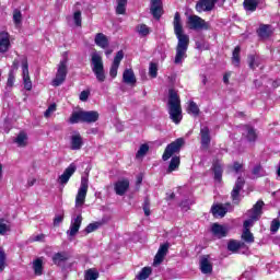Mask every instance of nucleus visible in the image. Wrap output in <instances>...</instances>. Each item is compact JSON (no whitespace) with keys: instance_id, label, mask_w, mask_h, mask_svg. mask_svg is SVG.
I'll use <instances>...</instances> for the list:
<instances>
[{"instance_id":"412c9836","label":"nucleus","mask_w":280,"mask_h":280,"mask_svg":"<svg viewBox=\"0 0 280 280\" xmlns=\"http://www.w3.org/2000/svg\"><path fill=\"white\" fill-rule=\"evenodd\" d=\"M10 49V34L8 32L0 33V54H5Z\"/></svg>"},{"instance_id":"473e14b6","label":"nucleus","mask_w":280,"mask_h":280,"mask_svg":"<svg viewBox=\"0 0 280 280\" xmlns=\"http://www.w3.org/2000/svg\"><path fill=\"white\" fill-rule=\"evenodd\" d=\"M15 143L19 145V148H25V145H27V133L24 131L20 132L15 138Z\"/></svg>"},{"instance_id":"680f3d73","label":"nucleus","mask_w":280,"mask_h":280,"mask_svg":"<svg viewBox=\"0 0 280 280\" xmlns=\"http://www.w3.org/2000/svg\"><path fill=\"white\" fill-rule=\"evenodd\" d=\"M234 171L236 172V174H240L241 172H244V165L240 164V162H235L234 163Z\"/></svg>"},{"instance_id":"49530a36","label":"nucleus","mask_w":280,"mask_h":280,"mask_svg":"<svg viewBox=\"0 0 280 280\" xmlns=\"http://www.w3.org/2000/svg\"><path fill=\"white\" fill-rule=\"evenodd\" d=\"M149 75L151 78H156L159 75V66L156 63H154V62L150 63Z\"/></svg>"},{"instance_id":"f03ea898","label":"nucleus","mask_w":280,"mask_h":280,"mask_svg":"<svg viewBox=\"0 0 280 280\" xmlns=\"http://www.w3.org/2000/svg\"><path fill=\"white\" fill-rule=\"evenodd\" d=\"M168 114L174 124H180L183 120V108L180 107V96L176 90H168Z\"/></svg>"},{"instance_id":"aec40b11","label":"nucleus","mask_w":280,"mask_h":280,"mask_svg":"<svg viewBox=\"0 0 280 280\" xmlns=\"http://www.w3.org/2000/svg\"><path fill=\"white\" fill-rule=\"evenodd\" d=\"M200 137L201 148H209V145L211 144V131H209V127H201Z\"/></svg>"},{"instance_id":"39448f33","label":"nucleus","mask_w":280,"mask_h":280,"mask_svg":"<svg viewBox=\"0 0 280 280\" xmlns=\"http://www.w3.org/2000/svg\"><path fill=\"white\" fill-rule=\"evenodd\" d=\"M185 143V140L183 138H178L172 143H170L162 155L163 161H170L174 154L180 152V148H183V144Z\"/></svg>"},{"instance_id":"9b49d317","label":"nucleus","mask_w":280,"mask_h":280,"mask_svg":"<svg viewBox=\"0 0 280 280\" xmlns=\"http://www.w3.org/2000/svg\"><path fill=\"white\" fill-rule=\"evenodd\" d=\"M168 250H170V243L162 244L154 257L153 266H160V264H163V259H165V256L167 255Z\"/></svg>"},{"instance_id":"7ed1b4c3","label":"nucleus","mask_w":280,"mask_h":280,"mask_svg":"<svg viewBox=\"0 0 280 280\" xmlns=\"http://www.w3.org/2000/svg\"><path fill=\"white\" fill-rule=\"evenodd\" d=\"M91 67L97 82L106 81V73L104 72V61L100 52H93L91 58Z\"/></svg>"},{"instance_id":"13d9d810","label":"nucleus","mask_w":280,"mask_h":280,"mask_svg":"<svg viewBox=\"0 0 280 280\" xmlns=\"http://www.w3.org/2000/svg\"><path fill=\"white\" fill-rule=\"evenodd\" d=\"M89 95H91V91L84 90V91H82V92L80 93L79 100H80L81 102H86V101L89 100Z\"/></svg>"},{"instance_id":"ea45409f","label":"nucleus","mask_w":280,"mask_h":280,"mask_svg":"<svg viewBox=\"0 0 280 280\" xmlns=\"http://www.w3.org/2000/svg\"><path fill=\"white\" fill-rule=\"evenodd\" d=\"M242 240L246 242V244H253L255 236L250 233V230H243Z\"/></svg>"},{"instance_id":"09e8293b","label":"nucleus","mask_w":280,"mask_h":280,"mask_svg":"<svg viewBox=\"0 0 280 280\" xmlns=\"http://www.w3.org/2000/svg\"><path fill=\"white\" fill-rule=\"evenodd\" d=\"M13 21L15 25H20V23L23 21V14L18 9L13 11Z\"/></svg>"},{"instance_id":"7c9ffc66","label":"nucleus","mask_w":280,"mask_h":280,"mask_svg":"<svg viewBox=\"0 0 280 280\" xmlns=\"http://www.w3.org/2000/svg\"><path fill=\"white\" fill-rule=\"evenodd\" d=\"M179 166H180V158L173 156L167 168V174H172V172H176V170H178Z\"/></svg>"},{"instance_id":"0eeeda50","label":"nucleus","mask_w":280,"mask_h":280,"mask_svg":"<svg viewBox=\"0 0 280 280\" xmlns=\"http://www.w3.org/2000/svg\"><path fill=\"white\" fill-rule=\"evenodd\" d=\"M187 25L190 30L200 31L209 30V24L198 15H189L187 18Z\"/></svg>"},{"instance_id":"0e129e2a","label":"nucleus","mask_w":280,"mask_h":280,"mask_svg":"<svg viewBox=\"0 0 280 280\" xmlns=\"http://www.w3.org/2000/svg\"><path fill=\"white\" fill-rule=\"evenodd\" d=\"M19 65H20V61L18 59H14L12 63V71L19 70Z\"/></svg>"},{"instance_id":"69168bd1","label":"nucleus","mask_w":280,"mask_h":280,"mask_svg":"<svg viewBox=\"0 0 280 280\" xmlns=\"http://www.w3.org/2000/svg\"><path fill=\"white\" fill-rule=\"evenodd\" d=\"M27 185H28V187H34V185H36V178L28 179Z\"/></svg>"},{"instance_id":"1a4fd4ad","label":"nucleus","mask_w":280,"mask_h":280,"mask_svg":"<svg viewBox=\"0 0 280 280\" xmlns=\"http://www.w3.org/2000/svg\"><path fill=\"white\" fill-rule=\"evenodd\" d=\"M245 180H244V177H238L233 189H232V192H231V198H232V201L234 202V205H238L240 203V192L242 191V189H244V185H245Z\"/></svg>"},{"instance_id":"6e6d98bb","label":"nucleus","mask_w":280,"mask_h":280,"mask_svg":"<svg viewBox=\"0 0 280 280\" xmlns=\"http://www.w3.org/2000/svg\"><path fill=\"white\" fill-rule=\"evenodd\" d=\"M16 80V78L14 77V70H11L9 72V77H8V81H7V86H10V89H12L14 86V81Z\"/></svg>"},{"instance_id":"37998d69","label":"nucleus","mask_w":280,"mask_h":280,"mask_svg":"<svg viewBox=\"0 0 280 280\" xmlns=\"http://www.w3.org/2000/svg\"><path fill=\"white\" fill-rule=\"evenodd\" d=\"M138 34L142 37L148 36V34H150V27H148V25L145 24H139L136 27Z\"/></svg>"},{"instance_id":"f704fd0d","label":"nucleus","mask_w":280,"mask_h":280,"mask_svg":"<svg viewBox=\"0 0 280 280\" xmlns=\"http://www.w3.org/2000/svg\"><path fill=\"white\" fill-rule=\"evenodd\" d=\"M242 51V48L240 46H236L233 50L232 54V63L234 65V67H240V52Z\"/></svg>"},{"instance_id":"6ab92c4d","label":"nucleus","mask_w":280,"mask_h":280,"mask_svg":"<svg viewBox=\"0 0 280 280\" xmlns=\"http://www.w3.org/2000/svg\"><path fill=\"white\" fill-rule=\"evenodd\" d=\"M151 14L154 19H161L163 15V1L161 0H151Z\"/></svg>"},{"instance_id":"de8ad7c7","label":"nucleus","mask_w":280,"mask_h":280,"mask_svg":"<svg viewBox=\"0 0 280 280\" xmlns=\"http://www.w3.org/2000/svg\"><path fill=\"white\" fill-rule=\"evenodd\" d=\"M102 226L101 222H94V223H90L86 228H85V233H93L94 231H97V229H100Z\"/></svg>"},{"instance_id":"a211bd4d","label":"nucleus","mask_w":280,"mask_h":280,"mask_svg":"<svg viewBox=\"0 0 280 280\" xmlns=\"http://www.w3.org/2000/svg\"><path fill=\"white\" fill-rule=\"evenodd\" d=\"M212 234L214 237L222 240L229 234V228L226 225H220L219 223H213L211 226Z\"/></svg>"},{"instance_id":"2f4dec72","label":"nucleus","mask_w":280,"mask_h":280,"mask_svg":"<svg viewBox=\"0 0 280 280\" xmlns=\"http://www.w3.org/2000/svg\"><path fill=\"white\" fill-rule=\"evenodd\" d=\"M83 124V110L73 112L69 118L70 124Z\"/></svg>"},{"instance_id":"72a5a7b5","label":"nucleus","mask_w":280,"mask_h":280,"mask_svg":"<svg viewBox=\"0 0 280 280\" xmlns=\"http://www.w3.org/2000/svg\"><path fill=\"white\" fill-rule=\"evenodd\" d=\"M152 275V268L151 267H143L141 271L136 276L137 280H145L148 277Z\"/></svg>"},{"instance_id":"58836bf2","label":"nucleus","mask_w":280,"mask_h":280,"mask_svg":"<svg viewBox=\"0 0 280 280\" xmlns=\"http://www.w3.org/2000/svg\"><path fill=\"white\" fill-rule=\"evenodd\" d=\"M116 14H126V5H128V0H116Z\"/></svg>"},{"instance_id":"6e6552de","label":"nucleus","mask_w":280,"mask_h":280,"mask_svg":"<svg viewBox=\"0 0 280 280\" xmlns=\"http://www.w3.org/2000/svg\"><path fill=\"white\" fill-rule=\"evenodd\" d=\"M22 75L24 89L30 91L32 89V79H30V66L25 57L22 59Z\"/></svg>"},{"instance_id":"c03bdc74","label":"nucleus","mask_w":280,"mask_h":280,"mask_svg":"<svg viewBox=\"0 0 280 280\" xmlns=\"http://www.w3.org/2000/svg\"><path fill=\"white\" fill-rule=\"evenodd\" d=\"M247 60L249 69H255L256 67H259V57H255V55H249Z\"/></svg>"},{"instance_id":"dca6fc26","label":"nucleus","mask_w":280,"mask_h":280,"mask_svg":"<svg viewBox=\"0 0 280 280\" xmlns=\"http://www.w3.org/2000/svg\"><path fill=\"white\" fill-rule=\"evenodd\" d=\"M199 266L202 275H211L213 272V265L209 260V255L201 256Z\"/></svg>"},{"instance_id":"20e7f679","label":"nucleus","mask_w":280,"mask_h":280,"mask_svg":"<svg viewBox=\"0 0 280 280\" xmlns=\"http://www.w3.org/2000/svg\"><path fill=\"white\" fill-rule=\"evenodd\" d=\"M261 209H264V201H257L253 209L247 212L248 219L243 223L245 231H250V228L261 218Z\"/></svg>"},{"instance_id":"052dcab7","label":"nucleus","mask_w":280,"mask_h":280,"mask_svg":"<svg viewBox=\"0 0 280 280\" xmlns=\"http://www.w3.org/2000/svg\"><path fill=\"white\" fill-rule=\"evenodd\" d=\"M32 242H44L45 241V234H37L32 236Z\"/></svg>"},{"instance_id":"bf43d9fd","label":"nucleus","mask_w":280,"mask_h":280,"mask_svg":"<svg viewBox=\"0 0 280 280\" xmlns=\"http://www.w3.org/2000/svg\"><path fill=\"white\" fill-rule=\"evenodd\" d=\"M79 189H89V178L86 177L81 178V185Z\"/></svg>"},{"instance_id":"774afa93","label":"nucleus","mask_w":280,"mask_h":280,"mask_svg":"<svg viewBox=\"0 0 280 280\" xmlns=\"http://www.w3.org/2000/svg\"><path fill=\"white\" fill-rule=\"evenodd\" d=\"M143 211H144V215H147V218L150 215V207H145L143 206Z\"/></svg>"},{"instance_id":"864d4df0","label":"nucleus","mask_w":280,"mask_h":280,"mask_svg":"<svg viewBox=\"0 0 280 280\" xmlns=\"http://www.w3.org/2000/svg\"><path fill=\"white\" fill-rule=\"evenodd\" d=\"M5 220L0 219V235H5L10 231V225L4 223Z\"/></svg>"},{"instance_id":"bb28decb","label":"nucleus","mask_w":280,"mask_h":280,"mask_svg":"<svg viewBox=\"0 0 280 280\" xmlns=\"http://www.w3.org/2000/svg\"><path fill=\"white\" fill-rule=\"evenodd\" d=\"M244 137H246L247 141L249 142H255L257 141V132L255 131V129L250 126H245L244 127V132H243Z\"/></svg>"},{"instance_id":"f257e3e1","label":"nucleus","mask_w":280,"mask_h":280,"mask_svg":"<svg viewBox=\"0 0 280 280\" xmlns=\"http://www.w3.org/2000/svg\"><path fill=\"white\" fill-rule=\"evenodd\" d=\"M173 27L174 34L177 38L174 65H182L187 58V49H189V35L185 34V28H183V20L180 19L179 12H176L174 15Z\"/></svg>"},{"instance_id":"a19ab883","label":"nucleus","mask_w":280,"mask_h":280,"mask_svg":"<svg viewBox=\"0 0 280 280\" xmlns=\"http://www.w3.org/2000/svg\"><path fill=\"white\" fill-rule=\"evenodd\" d=\"M84 279L85 280H97V279H100V272H97L96 269H89L85 271Z\"/></svg>"},{"instance_id":"4d7b16f0","label":"nucleus","mask_w":280,"mask_h":280,"mask_svg":"<svg viewBox=\"0 0 280 280\" xmlns=\"http://www.w3.org/2000/svg\"><path fill=\"white\" fill-rule=\"evenodd\" d=\"M5 268V252L3 248H0V271H3Z\"/></svg>"},{"instance_id":"2eb2a0df","label":"nucleus","mask_w":280,"mask_h":280,"mask_svg":"<svg viewBox=\"0 0 280 280\" xmlns=\"http://www.w3.org/2000/svg\"><path fill=\"white\" fill-rule=\"evenodd\" d=\"M130 189V182L128 179L118 180L114 184V191L117 196H124Z\"/></svg>"},{"instance_id":"a18cd8bd","label":"nucleus","mask_w":280,"mask_h":280,"mask_svg":"<svg viewBox=\"0 0 280 280\" xmlns=\"http://www.w3.org/2000/svg\"><path fill=\"white\" fill-rule=\"evenodd\" d=\"M150 150V147L148 144H141L137 154L136 159H143L145 154H148V151Z\"/></svg>"},{"instance_id":"423d86ee","label":"nucleus","mask_w":280,"mask_h":280,"mask_svg":"<svg viewBox=\"0 0 280 280\" xmlns=\"http://www.w3.org/2000/svg\"><path fill=\"white\" fill-rule=\"evenodd\" d=\"M67 62L68 59L63 58L58 66L56 78L52 80V86H60L67 80Z\"/></svg>"},{"instance_id":"c756f323","label":"nucleus","mask_w":280,"mask_h":280,"mask_svg":"<svg viewBox=\"0 0 280 280\" xmlns=\"http://www.w3.org/2000/svg\"><path fill=\"white\" fill-rule=\"evenodd\" d=\"M211 212L214 215V218H224L226 215V208L222 205H215L211 208Z\"/></svg>"},{"instance_id":"a878e982","label":"nucleus","mask_w":280,"mask_h":280,"mask_svg":"<svg viewBox=\"0 0 280 280\" xmlns=\"http://www.w3.org/2000/svg\"><path fill=\"white\" fill-rule=\"evenodd\" d=\"M94 43L97 47H101V49H106V47H108V37L103 33H98L95 36Z\"/></svg>"},{"instance_id":"603ef678","label":"nucleus","mask_w":280,"mask_h":280,"mask_svg":"<svg viewBox=\"0 0 280 280\" xmlns=\"http://www.w3.org/2000/svg\"><path fill=\"white\" fill-rule=\"evenodd\" d=\"M253 174L254 176H266V171L258 164L253 168Z\"/></svg>"},{"instance_id":"e2e57ef3","label":"nucleus","mask_w":280,"mask_h":280,"mask_svg":"<svg viewBox=\"0 0 280 280\" xmlns=\"http://www.w3.org/2000/svg\"><path fill=\"white\" fill-rule=\"evenodd\" d=\"M62 220H65V218L62 215H57L54 219V225L58 226V224H61Z\"/></svg>"},{"instance_id":"4468645a","label":"nucleus","mask_w":280,"mask_h":280,"mask_svg":"<svg viewBox=\"0 0 280 280\" xmlns=\"http://www.w3.org/2000/svg\"><path fill=\"white\" fill-rule=\"evenodd\" d=\"M82 145H84V140L82 139V136L80 135V132L74 131L70 136V149L82 150Z\"/></svg>"},{"instance_id":"c85d7f7f","label":"nucleus","mask_w":280,"mask_h":280,"mask_svg":"<svg viewBox=\"0 0 280 280\" xmlns=\"http://www.w3.org/2000/svg\"><path fill=\"white\" fill-rule=\"evenodd\" d=\"M212 170L214 172V180H218V183H220L222 180V162L221 161H217L213 163Z\"/></svg>"},{"instance_id":"f8f14e48","label":"nucleus","mask_w":280,"mask_h":280,"mask_svg":"<svg viewBox=\"0 0 280 280\" xmlns=\"http://www.w3.org/2000/svg\"><path fill=\"white\" fill-rule=\"evenodd\" d=\"M80 226H82V214H79L71 220L70 229L67 231V235L74 237L78 231H80Z\"/></svg>"},{"instance_id":"cd10ccee","label":"nucleus","mask_w":280,"mask_h":280,"mask_svg":"<svg viewBox=\"0 0 280 280\" xmlns=\"http://www.w3.org/2000/svg\"><path fill=\"white\" fill-rule=\"evenodd\" d=\"M89 189L79 188L77 197H75V207H82L86 201V194Z\"/></svg>"},{"instance_id":"4c0bfd02","label":"nucleus","mask_w":280,"mask_h":280,"mask_svg":"<svg viewBox=\"0 0 280 280\" xmlns=\"http://www.w3.org/2000/svg\"><path fill=\"white\" fill-rule=\"evenodd\" d=\"M33 270L37 277H40V275H43V260L40 258H37L33 262Z\"/></svg>"},{"instance_id":"3c124183","label":"nucleus","mask_w":280,"mask_h":280,"mask_svg":"<svg viewBox=\"0 0 280 280\" xmlns=\"http://www.w3.org/2000/svg\"><path fill=\"white\" fill-rule=\"evenodd\" d=\"M73 21H74L77 27H82V12H80V11L74 12Z\"/></svg>"},{"instance_id":"e433bc0d","label":"nucleus","mask_w":280,"mask_h":280,"mask_svg":"<svg viewBox=\"0 0 280 280\" xmlns=\"http://www.w3.org/2000/svg\"><path fill=\"white\" fill-rule=\"evenodd\" d=\"M243 5L247 12H255L257 10V0H245Z\"/></svg>"},{"instance_id":"79ce46f5","label":"nucleus","mask_w":280,"mask_h":280,"mask_svg":"<svg viewBox=\"0 0 280 280\" xmlns=\"http://www.w3.org/2000/svg\"><path fill=\"white\" fill-rule=\"evenodd\" d=\"M240 248H242V243L237 241H230L228 244V250H230L231 253H237Z\"/></svg>"},{"instance_id":"5701e85b","label":"nucleus","mask_w":280,"mask_h":280,"mask_svg":"<svg viewBox=\"0 0 280 280\" xmlns=\"http://www.w3.org/2000/svg\"><path fill=\"white\" fill-rule=\"evenodd\" d=\"M100 119V113L95 110H83V124H95Z\"/></svg>"},{"instance_id":"8fccbe9b","label":"nucleus","mask_w":280,"mask_h":280,"mask_svg":"<svg viewBox=\"0 0 280 280\" xmlns=\"http://www.w3.org/2000/svg\"><path fill=\"white\" fill-rule=\"evenodd\" d=\"M56 108H57L56 103L50 104L49 107L44 113V117H46V118L51 117V115H54V113H56Z\"/></svg>"},{"instance_id":"f3484780","label":"nucleus","mask_w":280,"mask_h":280,"mask_svg":"<svg viewBox=\"0 0 280 280\" xmlns=\"http://www.w3.org/2000/svg\"><path fill=\"white\" fill-rule=\"evenodd\" d=\"M215 8L214 0H199L196 4L197 12H211Z\"/></svg>"},{"instance_id":"4be33fe9","label":"nucleus","mask_w":280,"mask_h":280,"mask_svg":"<svg viewBox=\"0 0 280 280\" xmlns=\"http://www.w3.org/2000/svg\"><path fill=\"white\" fill-rule=\"evenodd\" d=\"M66 261H69V253L58 252L52 256V262L55 266H62Z\"/></svg>"},{"instance_id":"ddd939ff","label":"nucleus","mask_w":280,"mask_h":280,"mask_svg":"<svg viewBox=\"0 0 280 280\" xmlns=\"http://www.w3.org/2000/svg\"><path fill=\"white\" fill-rule=\"evenodd\" d=\"M121 60H124V50H119L114 58L109 70L110 78H117V71L119 69V65H121Z\"/></svg>"},{"instance_id":"b1692460","label":"nucleus","mask_w":280,"mask_h":280,"mask_svg":"<svg viewBox=\"0 0 280 280\" xmlns=\"http://www.w3.org/2000/svg\"><path fill=\"white\" fill-rule=\"evenodd\" d=\"M122 82H125V84H130L131 86L137 84V77H135V71H132V69H126L124 71Z\"/></svg>"},{"instance_id":"5fc2aeb1","label":"nucleus","mask_w":280,"mask_h":280,"mask_svg":"<svg viewBox=\"0 0 280 280\" xmlns=\"http://www.w3.org/2000/svg\"><path fill=\"white\" fill-rule=\"evenodd\" d=\"M279 229H280V220L279 219H273L271 221V225H270L271 233H277V231H279Z\"/></svg>"},{"instance_id":"393cba45","label":"nucleus","mask_w":280,"mask_h":280,"mask_svg":"<svg viewBox=\"0 0 280 280\" xmlns=\"http://www.w3.org/2000/svg\"><path fill=\"white\" fill-rule=\"evenodd\" d=\"M257 34L259 38H261L262 40H266V38H270L272 34V27L268 24H262L259 26Z\"/></svg>"},{"instance_id":"c9c22d12","label":"nucleus","mask_w":280,"mask_h":280,"mask_svg":"<svg viewBox=\"0 0 280 280\" xmlns=\"http://www.w3.org/2000/svg\"><path fill=\"white\" fill-rule=\"evenodd\" d=\"M187 110L189 115H194L195 117H198L200 115V108L194 101L189 102Z\"/></svg>"},{"instance_id":"338daca9","label":"nucleus","mask_w":280,"mask_h":280,"mask_svg":"<svg viewBox=\"0 0 280 280\" xmlns=\"http://www.w3.org/2000/svg\"><path fill=\"white\" fill-rule=\"evenodd\" d=\"M180 207H182V209H184L185 211H187V209H189V203H188L187 201H183V202L180 203Z\"/></svg>"},{"instance_id":"9d476101","label":"nucleus","mask_w":280,"mask_h":280,"mask_svg":"<svg viewBox=\"0 0 280 280\" xmlns=\"http://www.w3.org/2000/svg\"><path fill=\"white\" fill-rule=\"evenodd\" d=\"M75 170H78V167L73 163H71L59 176V185H67V183H69V179L73 176V174H75Z\"/></svg>"}]
</instances>
